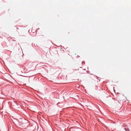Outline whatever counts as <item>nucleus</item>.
Wrapping results in <instances>:
<instances>
[{
    "label": "nucleus",
    "instance_id": "obj_1",
    "mask_svg": "<svg viewBox=\"0 0 131 131\" xmlns=\"http://www.w3.org/2000/svg\"><path fill=\"white\" fill-rule=\"evenodd\" d=\"M123 127H126V125H125V124H124L123 125Z\"/></svg>",
    "mask_w": 131,
    "mask_h": 131
},
{
    "label": "nucleus",
    "instance_id": "obj_2",
    "mask_svg": "<svg viewBox=\"0 0 131 131\" xmlns=\"http://www.w3.org/2000/svg\"><path fill=\"white\" fill-rule=\"evenodd\" d=\"M124 129H125V130H127V129L126 128H124Z\"/></svg>",
    "mask_w": 131,
    "mask_h": 131
},
{
    "label": "nucleus",
    "instance_id": "obj_3",
    "mask_svg": "<svg viewBox=\"0 0 131 131\" xmlns=\"http://www.w3.org/2000/svg\"><path fill=\"white\" fill-rule=\"evenodd\" d=\"M17 29H18V27H17Z\"/></svg>",
    "mask_w": 131,
    "mask_h": 131
}]
</instances>
